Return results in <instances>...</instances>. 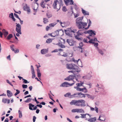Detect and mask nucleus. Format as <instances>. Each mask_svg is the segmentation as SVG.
I'll return each instance as SVG.
<instances>
[{"mask_svg":"<svg viewBox=\"0 0 122 122\" xmlns=\"http://www.w3.org/2000/svg\"><path fill=\"white\" fill-rule=\"evenodd\" d=\"M81 117L82 118H86V115H89V114L88 113L85 114H81Z\"/></svg>","mask_w":122,"mask_h":122,"instance_id":"obj_40","label":"nucleus"},{"mask_svg":"<svg viewBox=\"0 0 122 122\" xmlns=\"http://www.w3.org/2000/svg\"><path fill=\"white\" fill-rule=\"evenodd\" d=\"M77 50L81 52H82V47H77Z\"/></svg>","mask_w":122,"mask_h":122,"instance_id":"obj_55","label":"nucleus"},{"mask_svg":"<svg viewBox=\"0 0 122 122\" xmlns=\"http://www.w3.org/2000/svg\"><path fill=\"white\" fill-rule=\"evenodd\" d=\"M91 117V116L89 114V115H86V118H85V120H88L89 119V118L90 117Z\"/></svg>","mask_w":122,"mask_h":122,"instance_id":"obj_45","label":"nucleus"},{"mask_svg":"<svg viewBox=\"0 0 122 122\" xmlns=\"http://www.w3.org/2000/svg\"><path fill=\"white\" fill-rule=\"evenodd\" d=\"M14 16L13 14V13H11L9 14V17L10 18H11L13 17Z\"/></svg>","mask_w":122,"mask_h":122,"instance_id":"obj_63","label":"nucleus"},{"mask_svg":"<svg viewBox=\"0 0 122 122\" xmlns=\"http://www.w3.org/2000/svg\"><path fill=\"white\" fill-rule=\"evenodd\" d=\"M77 108L74 109H72L71 110V112H76L78 113Z\"/></svg>","mask_w":122,"mask_h":122,"instance_id":"obj_51","label":"nucleus"},{"mask_svg":"<svg viewBox=\"0 0 122 122\" xmlns=\"http://www.w3.org/2000/svg\"><path fill=\"white\" fill-rule=\"evenodd\" d=\"M87 20L88 21V26L86 28H85L84 27V28L85 30H87L89 28L90 26L91 25V24H92L91 21L90 19H88V20Z\"/></svg>","mask_w":122,"mask_h":122,"instance_id":"obj_30","label":"nucleus"},{"mask_svg":"<svg viewBox=\"0 0 122 122\" xmlns=\"http://www.w3.org/2000/svg\"><path fill=\"white\" fill-rule=\"evenodd\" d=\"M79 46L77 47H82L83 46V44L82 42H80L79 44Z\"/></svg>","mask_w":122,"mask_h":122,"instance_id":"obj_54","label":"nucleus"},{"mask_svg":"<svg viewBox=\"0 0 122 122\" xmlns=\"http://www.w3.org/2000/svg\"><path fill=\"white\" fill-rule=\"evenodd\" d=\"M90 110L91 111H95L96 112L98 113V108L96 106H95V108L92 107H90Z\"/></svg>","mask_w":122,"mask_h":122,"instance_id":"obj_17","label":"nucleus"},{"mask_svg":"<svg viewBox=\"0 0 122 122\" xmlns=\"http://www.w3.org/2000/svg\"><path fill=\"white\" fill-rule=\"evenodd\" d=\"M75 18H76L79 16V14L78 13H74V14Z\"/></svg>","mask_w":122,"mask_h":122,"instance_id":"obj_60","label":"nucleus"},{"mask_svg":"<svg viewBox=\"0 0 122 122\" xmlns=\"http://www.w3.org/2000/svg\"><path fill=\"white\" fill-rule=\"evenodd\" d=\"M81 11L82 13L84 15H89V13L88 12L84 10L83 8L81 9Z\"/></svg>","mask_w":122,"mask_h":122,"instance_id":"obj_22","label":"nucleus"},{"mask_svg":"<svg viewBox=\"0 0 122 122\" xmlns=\"http://www.w3.org/2000/svg\"><path fill=\"white\" fill-rule=\"evenodd\" d=\"M77 64L79 66L81 67H82V63L80 59V60L78 61V63H77Z\"/></svg>","mask_w":122,"mask_h":122,"instance_id":"obj_42","label":"nucleus"},{"mask_svg":"<svg viewBox=\"0 0 122 122\" xmlns=\"http://www.w3.org/2000/svg\"><path fill=\"white\" fill-rule=\"evenodd\" d=\"M32 100V99L30 98H29L27 99L25 101V102L29 103Z\"/></svg>","mask_w":122,"mask_h":122,"instance_id":"obj_48","label":"nucleus"},{"mask_svg":"<svg viewBox=\"0 0 122 122\" xmlns=\"http://www.w3.org/2000/svg\"><path fill=\"white\" fill-rule=\"evenodd\" d=\"M37 75L38 77L40 79L41 76V74L40 72V70L39 69H38L37 70Z\"/></svg>","mask_w":122,"mask_h":122,"instance_id":"obj_34","label":"nucleus"},{"mask_svg":"<svg viewBox=\"0 0 122 122\" xmlns=\"http://www.w3.org/2000/svg\"><path fill=\"white\" fill-rule=\"evenodd\" d=\"M97 51L99 54L102 56L104 55L105 52L106 51L105 49L99 48L98 47H97Z\"/></svg>","mask_w":122,"mask_h":122,"instance_id":"obj_8","label":"nucleus"},{"mask_svg":"<svg viewBox=\"0 0 122 122\" xmlns=\"http://www.w3.org/2000/svg\"><path fill=\"white\" fill-rule=\"evenodd\" d=\"M7 95L9 97H11L13 95L12 93L9 90H7Z\"/></svg>","mask_w":122,"mask_h":122,"instance_id":"obj_28","label":"nucleus"},{"mask_svg":"<svg viewBox=\"0 0 122 122\" xmlns=\"http://www.w3.org/2000/svg\"><path fill=\"white\" fill-rule=\"evenodd\" d=\"M60 23L61 25L63 27H65L66 26L68 25L69 24V23L67 22H62L61 21H60Z\"/></svg>","mask_w":122,"mask_h":122,"instance_id":"obj_13","label":"nucleus"},{"mask_svg":"<svg viewBox=\"0 0 122 122\" xmlns=\"http://www.w3.org/2000/svg\"><path fill=\"white\" fill-rule=\"evenodd\" d=\"M45 3H44V2H42L41 4V6L43 8H44L45 7Z\"/></svg>","mask_w":122,"mask_h":122,"instance_id":"obj_50","label":"nucleus"},{"mask_svg":"<svg viewBox=\"0 0 122 122\" xmlns=\"http://www.w3.org/2000/svg\"><path fill=\"white\" fill-rule=\"evenodd\" d=\"M88 40H87V38H84L83 39V41L85 43H89L88 42Z\"/></svg>","mask_w":122,"mask_h":122,"instance_id":"obj_53","label":"nucleus"},{"mask_svg":"<svg viewBox=\"0 0 122 122\" xmlns=\"http://www.w3.org/2000/svg\"><path fill=\"white\" fill-rule=\"evenodd\" d=\"M14 45H12L10 46V48L11 49L12 51H14Z\"/></svg>","mask_w":122,"mask_h":122,"instance_id":"obj_61","label":"nucleus"},{"mask_svg":"<svg viewBox=\"0 0 122 122\" xmlns=\"http://www.w3.org/2000/svg\"><path fill=\"white\" fill-rule=\"evenodd\" d=\"M2 102L5 103H7L9 104L10 103V99H7L6 98H3L2 99Z\"/></svg>","mask_w":122,"mask_h":122,"instance_id":"obj_26","label":"nucleus"},{"mask_svg":"<svg viewBox=\"0 0 122 122\" xmlns=\"http://www.w3.org/2000/svg\"><path fill=\"white\" fill-rule=\"evenodd\" d=\"M71 95V93L70 92H68L65 94L64 96L65 97H68L69 96L70 97V96Z\"/></svg>","mask_w":122,"mask_h":122,"instance_id":"obj_44","label":"nucleus"},{"mask_svg":"<svg viewBox=\"0 0 122 122\" xmlns=\"http://www.w3.org/2000/svg\"><path fill=\"white\" fill-rule=\"evenodd\" d=\"M77 35L75 36V38L78 40H81V38L79 37L80 35H83L84 33L83 30H79L77 32Z\"/></svg>","mask_w":122,"mask_h":122,"instance_id":"obj_5","label":"nucleus"},{"mask_svg":"<svg viewBox=\"0 0 122 122\" xmlns=\"http://www.w3.org/2000/svg\"><path fill=\"white\" fill-rule=\"evenodd\" d=\"M24 10L27 11L28 12H30V10L29 7L26 4L24 7Z\"/></svg>","mask_w":122,"mask_h":122,"instance_id":"obj_21","label":"nucleus"},{"mask_svg":"<svg viewBox=\"0 0 122 122\" xmlns=\"http://www.w3.org/2000/svg\"><path fill=\"white\" fill-rule=\"evenodd\" d=\"M96 120V118L95 117H94L89 119L88 121L90 122H95Z\"/></svg>","mask_w":122,"mask_h":122,"instance_id":"obj_24","label":"nucleus"},{"mask_svg":"<svg viewBox=\"0 0 122 122\" xmlns=\"http://www.w3.org/2000/svg\"><path fill=\"white\" fill-rule=\"evenodd\" d=\"M29 108L31 110H36L37 108V107L36 106H35L34 108L33 109L31 107H34V105L32 104L31 103H29Z\"/></svg>","mask_w":122,"mask_h":122,"instance_id":"obj_16","label":"nucleus"},{"mask_svg":"<svg viewBox=\"0 0 122 122\" xmlns=\"http://www.w3.org/2000/svg\"><path fill=\"white\" fill-rule=\"evenodd\" d=\"M46 16H47V17L48 18H49L51 17L52 16V14L51 13H46Z\"/></svg>","mask_w":122,"mask_h":122,"instance_id":"obj_43","label":"nucleus"},{"mask_svg":"<svg viewBox=\"0 0 122 122\" xmlns=\"http://www.w3.org/2000/svg\"><path fill=\"white\" fill-rule=\"evenodd\" d=\"M13 37V35L11 34H9L6 38V39L8 40H10Z\"/></svg>","mask_w":122,"mask_h":122,"instance_id":"obj_41","label":"nucleus"},{"mask_svg":"<svg viewBox=\"0 0 122 122\" xmlns=\"http://www.w3.org/2000/svg\"><path fill=\"white\" fill-rule=\"evenodd\" d=\"M84 84V82H81L79 83H77L76 85V86H75L74 88L76 89V90L80 92H83L84 93H86L87 92V91L85 87H83V88H81L80 87L83 86Z\"/></svg>","mask_w":122,"mask_h":122,"instance_id":"obj_3","label":"nucleus"},{"mask_svg":"<svg viewBox=\"0 0 122 122\" xmlns=\"http://www.w3.org/2000/svg\"><path fill=\"white\" fill-rule=\"evenodd\" d=\"M80 60V59H79L78 60H76L74 58H73L72 59V61H73L75 63H78V61Z\"/></svg>","mask_w":122,"mask_h":122,"instance_id":"obj_49","label":"nucleus"},{"mask_svg":"<svg viewBox=\"0 0 122 122\" xmlns=\"http://www.w3.org/2000/svg\"><path fill=\"white\" fill-rule=\"evenodd\" d=\"M66 67L67 69L70 70H74L75 71L77 72H79L81 71L80 69L74 64H66Z\"/></svg>","mask_w":122,"mask_h":122,"instance_id":"obj_4","label":"nucleus"},{"mask_svg":"<svg viewBox=\"0 0 122 122\" xmlns=\"http://www.w3.org/2000/svg\"><path fill=\"white\" fill-rule=\"evenodd\" d=\"M90 110L91 111H95L96 112L98 113V108L96 106H95V108L92 107H90Z\"/></svg>","mask_w":122,"mask_h":122,"instance_id":"obj_18","label":"nucleus"},{"mask_svg":"<svg viewBox=\"0 0 122 122\" xmlns=\"http://www.w3.org/2000/svg\"><path fill=\"white\" fill-rule=\"evenodd\" d=\"M70 104L71 105H74L78 107H84L86 106L85 101L82 99L73 100L70 102Z\"/></svg>","mask_w":122,"mask_h":122,"instance_id":"obj_2","label":"nucleus"},{"mask_svg":"<svg viewBox=\"0 0 122 122\" xmlns=\"http://www.w3.org/2000/svg\"><path fill=\"white\" fill-rule=\"evenodd\" d=\"M18 111L19 115V117L20 118H22V112L20 110H19Z\"/></svg>","mask_w":122,"mask_h":122,"instance_id":"obj_39","label":"nucleus"},{"mask_svg":"<svg viewBox=\"0 0 122 122\" xmlns=\"http://www.w3.org/2000/svg\"><path fill=\"white\" fill-rule=\"evenodd\" d=\"M59 30H57L54 32L53 33V36H54V37L59 35Z\"/></svg>","mask_w":122,"mask_h":122,"instance_id":"obj_31","label":"nucleus"},{"mask_svg":"<svg viewBox=\"0 0 122 122\" xmlns=\"http://www.w3.org/2000/svg\"><path fill=\"white\" fill-rule=\"evenodd\" d=\"M77 31V30L76 29H74L73 30H72L71 29V31L72 32V34L74 33H75Z\"/></svg>","mask_w":122,"mask_h":122,"instance_id":"obj_64","label":"nucleus"},{"mask_svg":"<svg viewBox=\"0 0 122 122\" xmlns=\"http://www.w3.org/2000/svg\"><path fill=\"white\" fill-rule=\"evenodd\" d=\"M6 81L7 83L9 84L12 86L13 87V85L10 82L9 80L8 79L6 80Z\"/></svg>","mask_w":122,"mask_h":122,"instance_id":"obj_58","label":"nucleus"},{"mask_svg":"<svg viewBox=\"0 0 122 122\" xmlns=\"http://www.w3.org/2000/svg\"><path fill=\"white\" fill-rule=\"evenodd\" d=\"M62 10L64 12L66 11L67 10L65 6H63L62 8Z\"/></svg>","mask_w":122,"mask_h":122,"instance_id":"obj_59","label":"nucleus"},{"mask_svg":"<svg viewBox=\"0 0 122 122\" xmlns=\"http://www.w3.org/2000/svg\"><path fill=\"white\" fill-rule=\"evenodd\" d=\"M57 44L61 48H63L65 47V46L64 45H63L61 42H59Z\"/></svg>","mask_w":122,"mask_h":122,"instance_id":"obj_37","label":"nucleus"},{"mask_svg":"<svg viewBox=\"0 0 122 122\" xmlns=\"http://www.w3.org/2000/svg\"><path fill=\"white\" fill-rule=\"evenodd\" d=\"M75 83V82H73L72 83L70 84L67 82H64L61 84L60 86L63 87H67L69 86H71L73 85Z\"/></svg>","mask_w":122,"mask_h":122,"instance_id":"obj_7","label":"nucleus"},{"mask_svg":"<svg viewBox=\"0 0 122 122\" xmlns=\"http://www.w3.org/2000/svg\"><path fill=\"white\" fill-rule=\"evenodd\" d=\"M89 43L90 44H94V46L96 47V49L97 50V47H98L97 46L98 45V44L97 43H95L94 42H92L90 41H88Z\"/></svg>","mask_w":122,"mask_h":122,"instance_id":"obj_33","label":"nucleus"},{"mask_svg":"<svg viewBox=\"0 0 122 122\" xmlns=\"http://www.w3.org/2000/svg\"><path fill=\"white\" fill-rule=\"evenodd\" d=\"M58 2L57 0H55L54 3L53 4V6L54 9H56V8L57 3Z\"/></svg>","mask_w":122,"mask_h":122,"instance_id":"obj_35","label":"nucleus"},{"mask_svg":"<svg viewBox=\"0 0 122 122\" xmlns=\"http://www.w3.org/2000/svg\"><path fill=\"white\" fill-rule=\"evenodd\" d=\"M83 19V17H78L76 20V25L79 29L84 28V27L87 25V23L82 21Z\"/></svg>","mask_w":122,"mask_h":122,"instance_id":"obj_1","label":"nucleus"},{"mask_svg":"<svg viewBox=\"0 0 122 122\" xmlns=\"http://www.w3.org/2000/svg\"><path fill=\"white\" fill-rule=\"evenodd\" d=\"M85 97V94H83L81 92L79 93V97Z\"/></svg>","mask_w":122,"mask_h":122,"instance_id":"obj_32","label":"nucleus"},{"mask_svg":"<svg viewBox=\"0 0 122 122\" xmlns=\"http://www.w3.org/2000/svg\"><path fill=\"white\" fill-rule=\"evenodd\" d=\"M91 74V72L90 71L89 72L87 73V74L82 76V78L84 79L90 80L91 79L92 76Z\"/></svg>","mask_w":122,"mask_h":122,"instance_id":"obj_10","label":"nucleus"},{"mask_svg":"<svg viewBox=\"0 0 122 122\" xmlns=\"http://www.w3.org/2000/svg\"><path fill=\"white\" fill-rule=\"evenodd\" d=\"M48 21V19L45 18H43V22L44 23L46 24L47 23Z\"/></svg>","mask_w":122,"mask_h":122,"instance_id":"obj_47","label":"nucleus"},{"mask_svg":"<svg viewBox=\"0 0 122 122\" xmlns=\"http://www.w3.org/2000/svg\"><path fill=\"white\" fill-rule=\"evenodd\" d=\"M69 97L72 98L75 97H79V93H76L70 96Z\"/></svg>","mask_w":122,"mask_h":122,"instance_id":"obj_20","label":"nucleus"},{"mask_svg":"<svg viewBox=\"0 0 122 122\" xmlns=\"http://www.w3.org/2000/svg\"><path fill=\"white\" fill-rule=\"evenodd\" d=\"M96 86L98 88V89L100 90L102 92H104L105 91L104 89L103 86H102L97 84L96 85Z\"/></svg>","mask_w":122,"mask_h":122,"instance_id":"obj_12","label":"nucleus"},{"mask_svg":"<svg viewBox=\"0 0 122 122\" xmlns=\"http://www.w3.org/2000/svg\"><path fill=\"white\" fill-rule=\"evenodd\" d=\"M14 51L15 53H18L19 52V50L18 49H16V50H14Z\"/></svg>","mask_w":122,"mask_h":122,"instance_id":"obj_56","label":"nucleus"},{"mask_svg":"<svg viewBox=\"0 0 122 122\" xmlns=\"http://www.w3.org/2000/svg\"><path fill=\"white\" fill-rule=\"evenodd\" d=\"M75 78L76 81H77V79L76 78V76H74L73 75H71L69 76L68 77H66L65 78L64 80H65L67 81H72L73 82L75 83V81L73 79Z\"/></svg>","mask_w":122,"mask_h":122,"instance_id":"obj_6","label":"nucleus"},{"mask_svg":"<svg viewBox=\"0 0 122 122\" xmlns=\"http://www.w3.org/2000/svg\"><path fill=\"white\" fill-rule=\"evenodd\" d=\"M48 52V50L46 49H43L41 51V53L42 54H45Z\"/></svg>","mask_w":122,"mask_h":122,"instance_id":"obj_27","label":"nucleus"},{"mask_svg":"<svg viewBox=\"0 0 122 122\" xmlns=\"http://www.w3.org/2000/svg\"><path fill=\"white\" fill-rule=\"evenodd\" d=\"M53 40V39L49 38L46 40V42L47 43H50L52 42Z\"/></svg>","mask_w":122,"mask_h":122,"instance_id":"obj_38","label":"nucleus"},{"mask_svg":"<svg viewBox=\"0 0 122 122\" xmlns=\"http://www.w3.org/2000/svg\"><path fill=\"white\" fill-rule=\"evenodd\" d=\"M91 30V31H89V37L93 35V36H94L95 35H96V33L95 32V31H93L92 30Z\"/></svg>","mask_w":122,"mask_h":122,"instance_id":"obj_23","label":"nucleus"},{"mask_svg":"<svg viewBox=\"0 0 122 122\" xmlns=\"http://www.w3.org/2000/svg\"><path fill=\"white\" fill-rule=\"evenodd\" d=\"M105 119L106 118L104 115L103 114H101L100 115L98 120H99L104 121L105 120Z\"/></svg>","mask_w":122,"mask_h":122,"instance_id":"obj_15","label":"nucleus"},{"mask_svg":"<svg viewBox=\"0 0 122 122\" xmlns=\"http://www.w3.org/2000/svg\"><path fill=\"white\" fill-rule=\"evenodd\" d=\"M16 31L19 33L21 34V26L19 23H16Z\"/></svg>","mask_w":122,"mask_h":122,"instance_id":"obj_11","label":"nucleus"},{"mask_svg":"<svg viewBox=\"0 0 122 122\" xmlns=\"http://www.w3.org/2000/svg\"><path fill=\"white\" fill-rule=\"evenodd\" d=\"M87 38L89 39H90L89 41H90L92 42H94V41H97V39L95 37H94L93 38H91L90 37H88Z\"/></svg>","mask_w":122,"mask_h":122,"instance_id":"obj_25","label":"nucleus"},{"mask_svg":"<svg viewBox=\"0 0 122 122\" xmlns=\"http://www.w3.org/2000/svg\"><path fill=\"white\" fill-rule=\"evenodd\" d=\"M65 4L67 5H68V3L70 2V0H64Z\"/></svg>","mask_w":122,"mask_h":122,"instance_id":"obj_46","label":"nucleus"},{"mask_svg":"<svg viewBox=\"0 0 122 122\" xmlns=\"http://www.w3.org/2000/svg\"><path fill=\"white\" fill-rule=\"evenodd\" d=\"M34 6H33L32 8L35 12H36L37 9L38 7V4L37 3H35L34 4Z\"/></svg>","mask_w":122,"mask_h":122,"instance_id":"obj_19","label":"nucleus"},{"mask_svg":"<svg viewBox=\"0 0 122 122\" xmlns=\"http://www.w3.org/2000/svg\"><path fill=\"white\" fill-rule=\"evenodd\" d=\"M85 95H86L88 98H91L92 97V96L88 94H85Z\"/></svg>","mask_w":122,"mask_h":122,"instance_id":"obj_62","label":"nucleus"},{"mask_svg":"<svg viewBox=\"0 0 122 122\" xmlns=\"http://www.w3.org/2000/svg\"><path fill=\"white\" fill-rule=\"evenodd\" d=\"M66 34L70 37H72V33L71 31V28H69L65 30Z\"/></svg>","mask_w":122,"mask_h":122,"instance_id":"obj_9","label":"nucleus"},{"mask_svg":"<svg viewBox=\"0 0 122 122\" xmlns=\"http://www.w3.org/2000/svg\"><path fill=\"white\" fill-rule=\"evenodd\" d=\"M78 113H84L85 112L84 110L82 109L77 108Z\"/></svg>","mask_w":122,"mask_h":122,"instance_id":"obj_36","label":"nucleus"},{"mask_svg":"<svg viewBox=\"0 0 122 122\" xmlns=\"http://www.w3.org/2000/svg\"><path fill=\"white\" fill-rule=\"evenodd\" d=\"M66 41L71 46H73L75 44V41L73 40L67 39Z\"/></svg>","mask_w":122,"mask_h":122,"instance_id":"obj_14","label":"nucleus"},{"mask_svg":"<svg viewBox=\"0 0 122 122\" xmlns=\"http://www.w3.org/2000/svg\"><path fill=\"white\" fill-rule=\"evenodd\" d=\"M22 80L23 81V82L24 83L26 84L29 82H28V81L24 79H23Z\"/></svg>","mask_w":122,"mask_h":122,"instance_id":"obj_52","label":"nucleus"},{"mask_svg":"<svg viewBox=\"0 0 122 122\" xmlns=\"http://www.w3.org/2000/svg\"><path fill=\"white\" fill-rule=\"evenodd\" d=\"M22 88L24 89L26 88L27 87V86L26 85L23 84L22 85Z\"/></svg>","mask_w":122,"mask_h":122,"instance_id":"obj_57","label":"nucleus"},{"mask_svg":"<svg viewBox=\"0 0 122 122\" xmlns=\"http://www.w3.org/2000/svg\"><path fill=\"white\" fill-rule=\"evenodd\" d=\"M2 32L4 34V36L5 37H6L7 35L8 34V32L5 30V29H3L2 30Z\"/></svg>","mask_w":122,"mask_h":122,"instance_id":"obj_29","label":"nucleus"}]
</instances>
